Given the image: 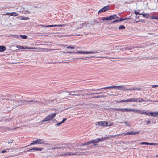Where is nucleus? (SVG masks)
<instances>
[{
  "instance_id": "nucleus-21",
  "label": "nucleus",
  "mask_w": 158,
  "mask_h": 158,
  "mask_svg": "<svg viewBox=\"0 0 158 158\" xmlns=\"http://www.w3.org/2000/svg\"><path fill=\"white\" fill-rule=\"evenodd\" d=\"M131 111L135 112H139V110L137 109H129V112Z\"/></svg>"
},
{
  "instance_id": "nucleus-29",
  "label": "nucleus",
  "mask_w": 158,
  "mask_h": 158,
  "mask_svg": "<svg viewBox=\"0 0 158 158\" xmlns=\"http://www.w3.org/2000/svg\"><path fill=\"white\" fill-rule=\"evenodd\" d=\"M109 20H111L114 19V15H110L108 17Z\"/></svg>"
},
{
  "instance_id": "nucleus-9",
  "label": "nucleus",
  "mask_w": 158,
  "mask_h": 158,
  "mask_svg": "<svg viewBox=\"0 0 158 158\" xmlns=\"http://www.w3.org/2000/svg\"><path fill=\"white\" fill-rule=\"evenodd\" d=\"M118 86H110L106 87H105L104 88L98 89H97V90H102V89L105 90V89H112V88H116V87L118 88Z\"/></svg>"
},
{
  "instance_id": "nucleus-38",
  "label": "nucleus",
  "mask_w": 158,
  "mask_h": 158,
  "mask_svg": "<svg viewBox=\"0 0 158 158\" xmlns=\"http://www.w3.org/2000/svg\"><path fill=\"white\" fill-rule=\"evenodd\" d=\"M59 149V147H52L50 148V149L52 150H55Z\"/></svg>"
},
{
  "instance_id": "nucleus-20",
  "label": "nucleus",
  "mask_w": 158,
  "mask_h": 158,
  "mask_svg": "<svg viewBox=\"0 0 158 158\" xmlns=\"http://www.w3.org/2000/svg\"><path fill=\"white\" fill-rule=\"evenodd\" d=\"M141 15H142L143 17L146 18H148L149 16V15L147 13L143 14V13H141Z\"/></svg>"
},
{
  "instance_id": "nucleus-60",
  "label": "nucleus",
  "mask_w": 158,
  "mask_h": 158,
  "mask_svg": "<svg viewBox=\"0 0 158 158\" xmlns=\"http://www.w3.org/2000/svg\"><path fill=\"white\" fill-rule=\"evenodd\" d=\"M68 53H73V54H75V53H74L75 52H68Z\"/></svg>"
},
{
  "instance_id": "nucleus-50",
  "label": "nucleus",
  "mask_w": 158,
  "mask_h": 158,
  "mask_svg": "<svg viewBox=\"0 0 158 158\" xmlns=\"http://www.w3.org/2000/svg\"><path fill=\"white\" fill-rule=\"evenodd\" d=\"M118 22V19H116L115 20H114L112 22V23H114L115 22Z\"/></svg>"
},
{
  "instance_id": "nucleus-18",
  "label": "nucleus",
  "mask_w": 158,
  "mask_h": 158,
  "mask_svg": "<svg viewBox=\"0 0 158 158\" xmlns=\"http://www.w3.org/2000/svg\"><path fill=\"white\" fill-rule=\"evenodd\" d=\"M86 52H87V51H77V52H75V53L76 54H86Z\"/></svg>"
},
{
  "instance_id": "nucleus-17",
  "label": "nucleus",
  "mask_w": 158,
  "mask_h": 158,
  "mask_svg": "<svg viewBox=\"0 0 158 158\" xmlns=\"http://www.w3.org/2000/svg\"><path fill=\"white\" fill-rule=\"evenodd\" d=\"M136 102H144L146 101V100L143 99V98H136Z\"/></svg>"
},
{
  "instance_id": "nucleus-32",
  "label": "nucleus",
  "mask_w": 158,
  "mask_h": 158,
  "mask_svg": "<svg viewBox=\"0 0 158 158\" xmlns=\"http://www.w3.org/2000/svg\"><path fill=\"white\" fill-rule=\"evenodd\" d=\"M139 144L141 145H148V142H142L141 143H139Z\"/></svg>"
},
{
  "instance_id": "nucleus-54",
  "label": "nucleus",
  "mask_w": 158,
  "mask_h": 158,
  "mask_svg": "<svg viewBox=\"0 0 158 158\" xmlns=\"http://www.w3.org/2000/svg\"><path fill=\"white\" fill-rule=\"evenodd\" d=\"M130 19H131V18L130 17H128V18H126L124 19V20H126Z\"/></svg>"
},
{
  "instance_id": "nucleus-47",
  "label": "nucleus",
  "mask_w": 158,
  "mask_h": 158,
  "mask_svg": "<svg viewBox=\"0 0 158 158\" xmlns=\"http://www.w3.org/2000/svg\"><path fill=\"white\" fill-rule=\"evenodd\" d=\"M34 148H31V149H30L29 150H28L26 151L25 152H29V151H31V150H34Z\"/></svg>"
},
{
  "instance_id": "nucleus-41",
  "label": "nucleus",
  "mask_w": 158,
  "mask_h": 158,
  "mask_svg": "<svg viewBox=\"0 0 158 158\" xmlns=\"http://www.w3.org/2000/svg\"><path fill=\"white\" fill-rule=\"evenodd\" d=\"M35 141H34L32 143H30V144L29 145H28L27 146H31V145H35Z\"/></svg>"
},
{
  "instance_id": "nucleus-23",
  "label": "nucleus",
  "mask_w": 158,
  "mask_h": 158,
  "mask_svg": "<svg viewBox=\"0 0 158 158\" xmlns=\"http://www.w3.org/2000/svg\"><path fill=\"white\" fill-rule=\"evenodd\" d=\"M66 148H69L71 149L73 148V145L71 144H68L66 146Z\"/></svg>"
},
{
  "instance_id": "nucleus-12",
  "label": "nucleus",
  "mask_w": 158,
  "mask_h": 158,
  "mask_svg": "<svg viewBox=\"0 0 158 158\" xmlns=\"http://www.w3.org/2000/svg\"><path fill=\"white\" fill-rule=\"evenodd\" d=\"M139 113L140 114H146L147 115L149 116V112H146L145 110H139Z\"/></svg>"
},
{
  "instance_id": "nucleus-22",
  "label": "nucleus",
  "mask_w": 158,
  "mask_h": 158,
  "mask_svg": "<svg viewBox=\"0 0 158 158\" xmlns=\"http://www.w3.org/2000/svg\"><path fill=\"white\" fill-rule=\"evenodd\" d=\"M99 52L96 51H87V52H86V54H95L99 53Z\"/></svg>"
},
{
  "instance_id": "nucleus-27",
  "label": "nucleus",
  "mask_w": 158,
  "mask_h": 158,
  "mask_svg": "<svg viewBox=\"0 0 158 158\" xmlns=\"http://www.w3.org/2000/svg\"><path fill=\"white\" fill-rule=\"evenodd\" d=\"M148 145H158V143H150L148 142Z\"/></svg>"
},
{
  "instance_id": "nucleus-14",
  "label": "nucleus",
  "mask_w": 158,
  "mask_h": 158,
  "mask_svg": "<svg viewBox=\"0 0 158 158\" xmlns=\"http://www.w3.org/2000/svg\"><path fill=\"white\" fill-rule=\"evenodd\" d=\"M136 102V98H132L131 99H128L127 100H126V102Z\"/></svg>"
},
{
  "instance_id": "nucleus-45",
  "label": "nucleus",
  "mask_w": 158,
  "mask_h": 158,
  "mask_svg": "<svg viewBox=\"0 0 158 158\" xmlns=\"http://www.w3.org/2000/svg\"><path fill=\"white\" fill-rule=\"evenodd\" d=\"M55 27H62L64 26V24L63 25H61V24H59V25H55Z\"/></svg>"
},
{
  "instance_id": "nucleus-33",
  "label": "nucleus",
  "mask_w": 158,
  "mask_h": 158,
  "mask_svg": "<svg viewBox=\"0 0 158 158\" xmlns=\"http://www.w3.org/2000/svg\"><path fill=\"white\" fill-rule=\"evenodd\" d=\"M74 48H75L74 46H69L66 48H67L69 49L70 48H71V49H73Z\"/></svg>"
},
{
  "instance_id": "nucleus-42",
  "label": "nucleus",
  "mask_w": 158,
  "mask_h": 158,
  "mask_svg": "<svg viewBox=\"0 0 158 158\" xmlns=\"http://www.w3.org/2000/svg\"><path fill=\"white\" fill-rule=\"evenodd\" d=\"M35 141H34L32 143H30V144L29 145H28L27 146H31V145H35Z\"/></svg>"
},
{
  "instance_id": "nucleus-40",
  "label": "nucleus",
  "mask_w": 158,
  "mask_h": 158,
  "mask_svg": "<svg viewBox=\"0 0 158 158\" xmlns=\"http://www.w3.org/2000/svg\"><path fill=\"white\" fill-rule=\"evenodd\" d=\"M62 123L61 122H60L58 123L56 125L57 126H59Z\"/></svg>"
},
{
  "instance_id": "nucleus-8",
  "label": "nucleus",
  "mask_w": 158,
  "mask_h": 158,
  "mask_svg": "<svg viewBox=\"0 0 158 158\" xmlns=\"http://www.w3.org/2000/svg\"><path fill=\"white\" fill-rule=\"evenodd\" d=\"M115 110L116 111H120L122 112H129V109L127 108H115Z\"/></svg>"
},
{
  "instance_id": "nucleus-4",
  "label": "nucleus",
  "mask_w": 158,
  "mask_h": 158,
  "mask_svg": "<svg viewBox=\"0 0 158 158\" xmlns=\"http://www.w3.org/2000/svg\"><path fill=\"white\" fill-rule=\"evenodd\" d=\"M118 90L122 89L124 90H130L131 91L132 90H135L134 88H131L129 89H127L126 88L125 86L123 85H120L118 86Z\"/></svg>"
},
{
  "instance_id": "nucleus-34",
  "label": "nucleus",
  "mask_w": 158,
  "mask_h": 158,
  "mask_svg": "<svg viewBox=\"0 0 158 158\" xmlns=\"http://www.w3.org/2000/svg\"><path fill=\"white\" fill-rule=\"evenodd\" d=\"M22 20H26L29 19L28 17H23L21 18Z\"/></svg>"
},
{
  "instance_id": "nucleus-36",
  "label": "nucleus",
  "mask_w": 158,
  "mask_h": 158,
  "mask_svg": "<svg viewBox=\"0 0 158 158\" xmlns=\"http://www.w3.org/2000/svg\"><path fill=\"white\" fill-rule=\"evenodd\" d=\"M10 150V149L9 148H7L6 149V150H3L1 152V153H4L6 152H7V151H6V150Z\"/></svg>"
},
{
  "instance_id": "nucleus-49",
  "label": "nucleus",
  "mask_w": 158,
  "mask_h": 158,
  "mask_svg": "<svg viewBox=\"0 0 158 158\" xmlns=\"http://www.w3.org/2000/svg\"><path fill=\"white\" fill-rule=\"evenodd\" d=\"M96 21L97 20H94V22L91 23V24L92 25H94L95 24V23L96 22Z\"/></svg>"
},
{
  "instance_id": "nucleus-37",
  "label": "nucleus",
  "mask_w": 158,
  "mask_h": 158,
  "mask_svg": "<svg viewBox=\"0 0 158 158\" xmlns=\"http://www.w3.org/2000/svg\"><path fill=\"white\" fill-rule=\"evenodd\" d=\"M47 27H55V25H47L46 26Z\"/></svg>"
},
{
  "instance_id": "nucleus-1",
  "label": "nucleus",
  "mask_w": 158,
  "mask_h": 158,
  "mask_svg": "<svg viewBox=\"0 0 158 158\" xmlns=\"http://www.w3.org/2000/svg\"><path fill=\"white\" fill-rule=\"evenodd\" d=\"M120 135V134H117L114 135H110L108 137H102L100 138H97V139L98 143H99L101 142H103L107 139H111L112 138H117Z\"/></svg>"
},
{
  "instance_id": "nucleus-64",
  "label": "nucleus",
  "mask_w": 158,
  "mask_h": 158,
  "mask_svg": "<svg viewBox=\"0 0 158 158\" xmlns=\"http://www.w3.org/2000/svg\"><path fill=\"white\" fill-rule=\"evenodd\" d=\"M5 15H10V13H7Z\"/></svg>"
},
{
  "instance_id": "nucleus-7",
  "label": "nucleus",
  "mask_w": 158,
  "mask_h": 158,
  "mask_svg": "<svg viewBox=\"0 0 158 158\" xmlns=\"http://www.w3.org/2000/svg\"><path fill=\"white\" fill-rule=\"evenodd\" d=\"M109 5L103 7L98 11V13L99 14L100 13L103 12L109 9Z\"/></svg>"
},
{
  "instance_id": "nucleus-26",
  "label": "nucleus",
  "mask_w": 158,
  "mask_h": 158,
  "mask_svg": "<svg viewBox=\"0 0 158 158\" xmlns=\"http://www.w3.org/2000/svg\"><path fill=\"white\" fill-rule=\"evenodd\" d=\"M125 29V27L123 25H121L119 27V29L120 30L124 29Z\"/></svg>"
},
{
  "instance_id": "nucleus-63",
  "label": "nucleus",
  "mask_w": 158,
  "mask_h": 158,
  "mask_svg": "<svg viewBox=\"0 0 158 158\" xmlns=\"http://www.w3.org/2000/svg\"><path fill=\"white\" fill-rule=\"evenodd\" d=\"M95 93H90L89 94V95H94L95 94Z\"/></svg>"
},
{
  "instance_id": "nucleus-44",
  "label": "nucleus",
  "mask_w": 158,
  "mask_h": 158,
  "mask_svg": "<svg viewBox=\"0 0 158 158\" xmlns=\"http://www.w3.org/2000/svg\"><path fill=\"white\" fill-rule=\"evenodd\" d=\"M134 13L136 15H141V13H140L137 11H135L134 12Z\"/></svg>"
},
{
  "instance_id": "nucleus-48",
  "label": "nucleus",
  "mask_w": 158,
  "mask_h": 158,
  "mask_svg": "<svg viewBox=\"0 0 158 158\" xmlns=\"http://www.w3.org/2000/svg\"><path fill=\"white\" fill-rule=\"evenodd\" d=\"M66 148V146H62L59 147V149H64Z\"/></svg>"
},
{
  "instance_id": "nucleus-51",
  "label": "nucleus",
  "mask_w": 158,
  "mask_h": 158,
  "mask_svg": "<svg viewBox=\"0 0 158 158\" xmlns=\"http://www.w3.org/2000/svg\"><path fill=\"white\" fill-rule=\"evenodd\" d=\"M114 19H116V18H118L119 17L117 16L115 14H114Z\"/></svg>"
},
{
  "instance_id": "nucleus-11",
  "label": "nucleus",
  "mask_w": 158,
  "mask_h": 158,
  "mask_svg": "<svg viewBox=\"0 0 158 158\" xmlns=\"http://www.w3.org/2000/svg\"><path fill=\"white\" fill-rule=\"evenodd\" d=\"M23 102H25L26 104H28V102H32V103H39V102L37 100H24L23 101Z\"/></svg>"
},
{
  "instance_id": "nucleus-24",
  "label": "nucleus",
  "mask_w": 158,
  "mask_h": 158,
  "mask_svg": "<svg viewBox=\"0 0 158 158\" xmlns=\"http://www.w3.org/2000/svg\"><path fill=\"white\" fill-rule=\"evenodd\" d=\"M67 155H76L77 154V152H76L75 153H72L71 152H67Z\"/></svg>"
},
{
  "instance_id": "nucleus-59",
  "label": "nucleus",
  "mask_w": 158,
  "mask_h": 158,
  "mask_svg": "<svg viewBox=\"0 0 158 158\" xmlns=\"http://www.w3.org/2000/svg\"><path fill=\"white\" fill-rule=\"evenodd\" d=\"M43 149V148H38V151H41Z\"/></svg>"
},
{
  "instance_id": "nucleus-56",
  "label": "nucleus",
  "mask_w": 158,
  "mask_h": 158,
  "mask_svg": "<svg viewBox=\"0 0 158 158\" xmlns=\"http://www.w3.org/2000/svg\"><path fill=\"white\" fill-rule=\"evenodd\" d=\"M135 90H140V88H134Z\"/></svg>"
},
{
  "instance_id": "nucleus-62",
  "label": "nucleus",
  "mask_w": 158,
  "mask_h": 158,
  "mask_svg": "<svg viewBox=\"0 0 158 158\" xmlns=\"http://www.w3.org/2000/svg\"><path fill=\"white\" fill-rule=\"evenodd\" d=\"M57 156H63L62 155V154H59L57 155Z\"/></svg>"
},
{
  "instance_id": "nucleus-52",
  "label": "nucleus",
  "mask_w": 158,
  "mask_h": 158,
  "mask_svg": "<svg viewBox=\"0 0 158 158\" xmlns=\"http://www.w3.org/2000/svg\"><path fill=\"white\" fill-rule=\"evenodd\" d=\"M128 48V47L126 48L125 49L126 50H130L133 48Z\"/></svg>"
},
{
  "instance_id": "nucleus-2",
  "label": "nucleus",
  "mask_w": 158,
  "mask_h": 158,
  "mask_svg": "<svg viewBox=\"0 0 158 158\" xmlns=\"http://www.w3.org/2000/svg\"><path fill=\"white\" fill-rule=\"evenodd\" d=\"M57 114V113H52L51 114H50L48 115V116H46L42 120V122H44L49 121L52 120V119L55 117L56 115Z\"/></svg>"
},
{
  "instance_id": "nucleus-53",
  "label": "nucleus",
  "mask_w": 158,
  "mask_h": 158,
  "mask_svg": "<svg viewBox=\"0 0 158 158\" xmlns=\"http://www.w3.org/2000/svg\"><path fill=\"white\" fill-rule=\"evenodd\" d=\"M63 156H65L67 155V153H62Z\"/></svg>"
},
{
  "instance_id": "nucleus-43",
  "label": "nucleus",
  "mask_w": 158,
  "mask_h": 158,
  "mask_svg": "<svg viewBox=\"0 0 158 158\" xmlns=\"http://www.w3.org/2000/svg\"><path fill=\"white\" fill-rule=\"evenodd\" d=\"M118 22H121L123 21H124V19H123L122 18H120L119 19H118Z\"/></svg>"
},
{
  "instance_id": "nucleus-5",
  "label": "nucleus",
  "mask_w": 158,
  "mask_h": 158,
  "mask_svg": "<svg viewBox=\"0 0 158 158\" xmlns=\"http://www.w3.org/2000/svg\"><path fill=\"white\" fill-rule=\"evenodd\" d=\"M139 132H133L132 131H131L130 132H127L125 133H122V134H120L119 136L120 135H124L125 136L127 135H135L136 134H138L139 133Z\"/></svg>"
},
{
  "instance_id": "nucleus-57",
  "label": "nucleus",
  "mask_w": 158,
  "mask_h": 158,
  "mask_svg": "<svg viewBox=\"0 0 158 158\" xmlns=\"http://www.w3.org/2000/svg\"><path fill=\"white\" fill-rule=\"evenodd\" d=\"M106 96L104 95H101L100 96V98H104Z\"/></svg>"
},
{
  "instance_id": "nucleus-35",
  "label": "nucleus",
  "mask_w": 158,
  "mask_h": 158,
  "mask_svg": "<svg viewBox=\"0 0 158 158\" xmlns=\"http://www.w3.org/2000/svg\"><path fill=\"white\" fill-rule=\"evenodd\" d=\"M102 20H103V21H104V20H109L108 17H103L102 19Z\"/></svg>"
},
{
  "instance_id": "nucleus-30",
  "label": "nucleus",
  "mask_w": 158,
  "mask_h": 158,
  "mask_svg": "<svg viewBox=\"0 0 158 158\" xmlns=\"http://www.w3.org/2000/svg\"><path fill=\"white\" fill-rule=\"evenodd\" d=\"M19 36L24 39H26L27 38V36L26 35H19Z\"/></svg>"
},
{
  "instance_id": "nucleus-16",
  "label": "nucleus",
  "mask_w": 158,
  "mask_h": 158,
  "mask_svg": "<svg viewBox=\"0 0 158 158\" xmlns=\"http://www.w3.org/2000/svg\"><path fill=\"white\" fill-rule=\"evenodd\" d=\"M91 143L93 144L94 146H96L97 143H98L97 138L95 139L91 140Z\"/></svg>"
},
{
  "instance_id": "nucleus-15",
  "label": "nucleus",
  "mask_w": 158,
  "mask_h": 158,
  "mask_svg": "<svg viewBox=\"0 0 158 158\" xmlns=\"http://www.w3.org/2000/svg\"><path fill=\"white\" fill-rule=\"evenodd\" d=\"M17 48H18L19 49H31V48H28L27 47H25L24 48V47L21 46H17Z\"/></svg>"
},
{
  "instance_id": "nucleus-3",
  "label": "nucleus",
  "mask_w": 158,
  "mask_h": 158,
  "mask_svg": "<svg viewBox=\"0 0 158 158\" xmlns=\"http://www.w3.org/2000/svg\"><path fill=\"white\" fill-rule=\"evenodd\" d=\"M95 124L101 126H110L112 125L111 124H108V123L105 121L96 122Z\"/></svg>"
},
{
  "instance_id": "nucleus-19",
  "label": "nucleus",
  "mask_w": 158,
  "mask_h": 158,
  "mask_svg": "<svg viewBox=\"0 0 158 158\" xmlns=\"http://www.w3.org/2000/svg\"><path fill=\"white\" fill-rule=\"evenodd\" d=\"M6 47L4 46H0V52H4L6 50Z\"/></svg>"
},
{
  "instance_id": "nucleus-6",
  "label": "nucleus",
  "mask_w": 158,
  "mask_h": 158,
  "mask_svg": "<svg viewBox=\"0 0 158 158\" xmlns=\"http://www.w3.org/2000/svg\"><path fill=\"white\" fill-rule=\"evenodd\" d=\"M35 144H46V142L43 139H37L35 141Z\"/></svg>"
},
{
  "instance_id": "nucleus-13",
  "label": "nucleus",
  "mask_w": 158,
  "mask_h": 158,
  "mask_svg": "<svg viewBox=\"0 0 158 158\" xmlns=\"http://www.w3.org/2000/svg\"><path fill=\"white\" fill-rule=\"evenodd\" d=\"M78 91H70V92H69V95H71L72 96H78L80 95V94H72V93H77Z\"/></svg>"
},
{
  "instance_id": "nucleus-31",
  "label": "nucleus",
  "mask_w": 158,
  "mask_h": 158,
  "mask_svg": "<svg viewBox=\"0 0 158 158\" xmlns=\"http://www.w3.org/2000/svg\"><path fill=\"white\" fill-rule=\"evenodd\" d=\"M91 143V141L90 140L89 141H88L87 142L85 143L84 144H83L82 146H83L85 145H88Z\"/></svg>"
},
{
  "instance_id": "nucleus-39",
  "label": "nucleus",
  "mask_w": 158,
  "mask_h": 158,
  "mask_svg": "<svg viewBox=\"0 0 158 158\" xmlns=\"http://www.w3.org/2000/svg\"><path fill=\"white\" fill-rule=\"evenodd\" d=\"M124 123L125 125L127 126H129V122L128 121H125L124 122Z\"/></svg>"
},
{
  "instance_id": "nucleus-46",
  "label": "nucleus",
  "mask_w": 158,
  "mask_h": 158,
  "mask_svg": "<svg viewBox=\"0 0 158 158\" xmlns=\"http://www.w3.org/2000/svg\"><path fill=\"white\" fill-rule=\"evenodd\" d=\"M67 119L66 118H64L61 122L63 123H64L67 120Z\"/></svg>"
},
{
  "instance_id": "nucleus-58",
  "label": "nucleus",
  "mask_w": 158,
  "mask_h": 158,
  "mask_svg": "<svg viewBox=\"0 0 158 158\" xmlns=\"http://www.w3.org/2000/svg\"><path fill=\"white\" fill-rule=\"evenodd\" d=\"M147 124H149L151 123V121L149 120H148L147 122Z\"/></svg>"
},
{
  "instance_id": "nucleus-55",
  "label": "nucleus",
  "mask_w": 158,
  "mask_h": 158,
  "mask_svg": "<svg viewBox=\"0 0 158 158\" xmlns=\"http://www.w3.org/2000/svg\"><path fill=\"white\" fill-rule=\"evenodd\" d=\"M126 100H120L119 101V102H126Z\"/></svg>"
},
{
  "instance_id": "nucleus-28",
  "label": "nucleus",
  "mask_w": 158,
  "mask_h": 158,
  "mask_svg": "<svg viewBox=\"0 0 158 158\" xmlns=\"http://www.w3.org/2000/svg\"><path fill=\"white\" fill-rule=\"evenodd\" d=\"M151 19H156L158 20V17L157 16H154L152 15L150 17Z\"/></svg>"
},
{
  "instance_id": "nucleus-61",
  "label": "nucleus",
  "mask_w": 158,
  "mask_h": 158,
  "mask_svg": "<svg viewBox=\"0 0 158 158\" xmlns=\"http://www.w3.org/2000/svg\"><path fill=\"white\" fill-rule=\"evenodd\" d=\"M158 87V85H153L152 86V87Z\"/></svg>"
},
{
  "instance_id": "nucleus-10",
  "label": "nucleus",
  "mask_w": 158,
  "mask_h": 158,
  "mask_svg": "<svg viewBox=\"0 0 158 158\" xmlns=\"http://www.w3.org/2000/svg\"><path fill=\"white\" fill-rule=\"evenodd\" d=\"M149 116H151L154 117H158V112H149Z\"/></svg>"
},
{
  "instance_id": "nucleus-25",
  "label": "nucleus",
  "mask_w": 158,
  "mask_h": 158,
  "mask_svg": "<svg viewBox=\"0 0 158 158\" xmlns=\"http://www.w3.org/2000/svg\"><path fill=\"white\" fill-rule=\"evenodd\" d=\"M18 15V14L16 12H13L11 13H10V15L11 16H17Z\"/></svg>"
}]
</instances>
